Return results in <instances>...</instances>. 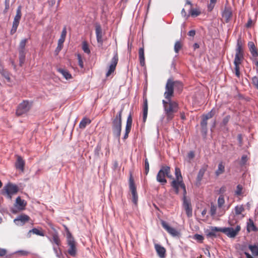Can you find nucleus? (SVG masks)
<instances>
[{
	"mask_svg": "<svg viewBox=\"0 0 258 258\" xmlns=\"http://www.w3.org/2000/svg\"><path fill=\"white\" fill-rule=\"evenodd\" d=\"M168 101L163 100L162 103L167 119L171 120L174 116L173 113L177 111L178 104L175 102L171 101V99L168 100Z\"/></svg>",
	"mask_w": 258,
	"mask_h": 258,
	"instance_id": "obj_2",
	"label": "nucleus"
},
{
	"mask_svg": "<svg viewBox=\"0 0 258 258\" xmlns=\"http://www.w3.org/2000/svg\"><path fill=\"white\" fill-rule=\"evenodd\" d=\"M25 161L22 158L18 156L15 163V166L17 169L20 170L22 172L24 170Z\"/></svg>",
	"mask_w": 258,
	"mask_h": 258,
	"instance_id": "obj_24",
	"label": "nucleus"
},
{
	"mask_svg": "<svg viewBox=\"0 0 258 258\" xmlns=\"http://www.w3.org/2000/svg\"><path fill=\"white\" fill-rule=\"evenodd\" d=\"M217 232H221V228L211 226L209 229H207L205 231L206 236L208 237H216Z\"/></svg>",
	"mask_w": 258,
	"mask_h": 258,
	"instance_id": "obj_16",
	"label": "nucleus"
},
{
	"mask_svg": "<svg viewBox=\"0 0 258 258\" xmlns=\"http://www.w3.org/2000/svg\"><path fill=\"white\" fill-rule=\"evenodd\" d=\"M4 190H5L7 197L11 199L12 195L16 194L18 192V187L15 184L9 183L4 187Z\"/></svg>",
	"mask_w": 258,
	"mask_h": 258,
	"instance_id": "obj_9",
	"label": "nucleus"
},
{
	"mask_svg": "<svg viewBox=\"0 0 258 258\" xmlns=\"http://www.w3.org/2000/svg\"><path fill=\"white\" fill-rule=\"evenodd\" d=\"M213 115H214V114L212 112V111H210L208 114L204 115L203 118L206 120H208L209 118H212L213 117Z\"/></svg>",
	"mask_w": 258,
	"mask_h": 258,
	"instance_id": "obj_56",
	"label": "nucleus"
},
{
	"mask_svg": "<svg viewBox=\"0 0 258 258\" xmlns=\"http://www.w3.org/2000/svg\"><path fill=\"white\" fill-rule=\"evenodd\" d=\"M242 189L243 186L241 185H237L236 186V189L235 191V195L237 196H241L242 194Z\"/></svg>",
	"mask_w": 258,
	"mask_h": 258,
	"instance_id": "obj_42",
	"label": "nucleus"
},
{
	"mask_svg": "<svg viewBox=\"0 0 258 258\" xmlns=\"http://www.w3.org/2000/svg\"><path fill=\"white\" fill-rule=\"evenodd\" d=\"M247 231L249 232L250 231H256L257 228L254 225V223L252 219H249L246 226Z\"/></svg>",
	"mask_w": 258,
	"mask_h": 258,
	"instance_id": "obj_28",
	"label": "nucleus"
},
{
	"mask_svg": "<svg viewBox=\"0 0 258 258\" xmlns=\"http://www.w3.org/2000/svg\"><path fill=\"white\" fill-rule=\"evenodd\" d=\"M62 46H63L62 45L58 44L56 48L55 51L57 53L59 52L60 51V50L62 49Z\"/></svg>",
	"mask_w": 258,
	"mask_h": 258,
	"instance_id": "obj_64",
	"label": "nucleus"
},
{
	"mask_svg": "<svg viewBox=\"0 0 258 258\" xmlns=\"http://www.w3.org/2000/svg\"><path fill=\"white\" fill-rule=\"evenodd\" d=\"M193 239L196 240L199 242L202 243L204 238L202 235L196 234L194 235Z\"/></svg>",
	"mask_w": 258,
	"mask_h": 258,
	"instance_id": "obj_43",
	"label": "nucleus"
},
{
	"mask_svg": "<svg viewBox=\"0 0 258 258\" xmlns=\"http://www.w3.org/2000/svg\"><path fill=\"white\" fill-rule=\"evenodd\" d=\"M195 156V153L193 151H190L187 154V158L191 160L194 158Z\"/></svg>",
	"mask_w": 258,
	"mask_h": 258,
	"instance_id": "obj_58",
	"label": "nucleus"
},
{
	"mask_svg": "<svg viewBox=\"0 0 258 258\" xmlns=\"http://www.w3.org/2000/svg\"><path fill=\"white\" fill-rule=\"evenodd\" d=\"M225 171V165L223 162H220L218 164V169L215 171V175L216 176H219L220 175L223 174Z\"/></svg>",
	"mask_w": 258,
	"mask_h": 258,
	"instance_id": "obj_29",
	"label": "nucleus"
},
{
	"mask_svg": "<svg viewBox=\"0 0 258 258\" xmlns=\"http://www.w3.org/2000/svg\"><path fill=\"white\" fill-rule=\"evenodd\" d=\"M174 88L180 91L182 89V84L180 81H174Z\"/></svg>",
	"mask_w": 258,
	"mask_h": 258,
	"instance_id": "obj_41",
	"label": "nucleus"
},
{
	"mask_svg": "<svg viewBox=\"0 0 258 258\" xmlns=\"http://www.w3.org/2000/svg\"><path fill=\"white\" fill-rule=\"evenodd\" d=\"M5 8L4 10V13H6L10 8V0H5Z\"/></svg>",
	"mask_w": 258,
	"mask_h": 258,
	"instance_id": "obj_51",
	"label": "nucleus"
},
{
	"mask_svg": "<svg viewBox=\"0 0 258 258\" xmlns=\"http://www.w3.org/2000/svg\"><path fill=\"white\" fill-rule=\"evenodd\" d=\"M148 114V102L147 99L144 101L143 105V120L145 122L147 119Z\"/></svg>",
	"mask_w": 258,
	"mask_h": 258,
	"instance_id": "obj_34",
	"label": "nucleus"
},
{
	"mask_svg": "<svg viewBox=\"0 0 258 258\" xmlns=\"http://www.w3.org/2000/svg\"><path fill=\"white\" fill-rule=\"evenodd\" d=\"M95 31L96 35V38L98 42L102 43V32L101 27L99 24H96L95 26Z\"/></svg>",
	"mask_w": 258,
	"mask_h": 258,
	"instance_id": "obj_25",
	"label": "nucleus"
},
{
	"mask_svg": "<svg viewBox=\"0 0 258 258\" xmlns=\"http://www.w3.org/2000/svg\"><path fill=\"white\" fill-rule=\"evenodd\" d=\"M240 226L237 225L235 229L232 227L221 228V232L230 238H234L240 230Z\"/></svg>",
	"mask_w": 258,
	"mask_h": 258,
	"instance_id": "obj_6",
	"label": "nucleus"
},
{
	"mask_svg": "<svg viewBox=\"0 0 258 258\" xmlns=\"http://www.w3.org/2000/svg\"><path fill=\"white\" fill-rule=\"evenodd\" d=\"M7 253V250L5 249L0 248V256H3Z\"/></svg>",
	"mask_w": 258,
	"mask_h": 258,
	"instance_id": "obj_60",
	"label": "nucleus"
},
{
	"mask_svg": "<svg viewBox=\"0 0 258 258\" xmlns=\"http://www.w3.org/2000/svg\"><path fill=\"white\" fill-rule=\"evenodd\" d=\"M65 39V38H63L62 37H60L58 41V44L63 45V43L64 42Z\"/></svg>",
	"mask_w": 258,
	"mask_h": 258,
	"instance_id": "obj_62",
	"label": "nucleus"
},
{
	"mask_svg": "<svg viewBox=\"0 0 258 258\" xmlns=\"http://www.w3.org/2000/svg\"><path fill=\"white\" fill-rule=\"evenodd\" d=\"M186 5H189L190 8L189 10V13L192 17H197L201 14V12L197 9H191V3L189 0H186L185 4V7Z\"/></svg>",
	"mask_w": 258,
	"mask_h": 258,
	"instance_id": "obj_26",
	"label": "nucleus"
},
{
	"mask_svg": "<svg viewBox=\"0 0 258 258\" xmlns=\"http://www.w3.org/2000/svg\"><path fill=\"white\" fill-rule=\"evenodd\" d=\"M165 92L164 93V96L166 99L169 100L173 94L174 90V81L172 79H168L166 86Z\"/></svg>",
	"mask_w": 258,
	"mask_h": 258,
	"instance_id": "obj_8",
	"label": "nucleus"
},
{
	"mask_svg": "<svg viewBox=\"0 0 258 258\" xmlns=\"http://www.w3.org/2000/svg\"><path fill=\"white\" fill-rule=\"evenodd\" d=\"M230 118V115H227L226 116H225L222 120V124L224 125H226L228 123V121H229Z\"/></svg>",
	"mask_w": 258,
	"mask_h": 258,
	"instance_id": "obj_54",
	"label": "nucleus"
},
{
	"mask_svg": "<svg viewBox=\"0 0 258 258\" xmlns=\"http://www.w3.org/2000/svg\"><path fill=\"white\" fill-rule=\"evenodd\" d=\"M248 248L254 256L258 255V245H249Z\"/></svg>",
	"mask_w": 258,
	"mask_h": 258,
	"instance_id": "obj_36",
	"label": "nucleus"
},
{
	"mask_svg": "<svg viewBox=\"0 0 258 258\" xmlns=\"http://www.w3.org/2000/svg\"><path fill=\"white\" fill-rule=\"evenodd\" d=\"M121 129V113L119 112L113 121V133L114 136L119 137Z\"/></svg>",
	"mask_w": 258,
	"mask_h": 258,
	"instance_id": "obj_5",
	"label": "nucleus"
},
{
	"mask_svg": "<svg viewBox=\"0 0 258 258\" xmlns=\"http://www.w3.org/2000/svg\"><path fill=\"white\" fill-rule=\"evenodd\" d=\"M235 51L236 53L234 60V70L235 75L239 78L240 74L239 65L244 59V51L242 48V42L240 39H238L237 41Z\"/></svg>",
	"mask_w": 258,
	"mask_h": 258,
	"instance_id": "obj_1",
	"label": "nucleus"
},
{
	"mask_svg": "<svg viewBox=\"0 0 258 258\" xmlns=\"http://www.w3.org/2000/svg\"><path fill=\"white\" fill-rule=\"evenodd\" d=\"M247 157L245 155H243L241 157V161L240 162V165L241 166L245 165L247 161Z\"/></svg>",
	"mask_w": 258,
	"mask_h": 258,
	"instance_id": "obj_48",
	"label": "nucleus"
},
{
	"mask_svg": "<svg viewBox=\"0 0 258 258\" xmlns=\"http://www.w3.org/2000/svg\"><path fill=\"white\" fill-rule=\"evenodd\" d=\"M165 176L169 178H172V176L170 173V168L167 166H162L159 171L156 177L157 181L162 184H165L167 182Z\"/></svg>",
	"mask_w": 258,
	"mask_h": 258,
	"instance_id": "obj_3",
	"label": "nucleus"
},
{
	"mask_svg": "<svg viewBox=\"0 0 258 258\" xmlns=\"http://www.w3.org/2000/svg\"><path fill=\"white\" fill-rule=\"evenodd\" d=\"M208 168L207 165H203L200 169L197 177V184H200L204 175Z\"/></svg>",
	"mask_w": 258,
	"mask_h": 258,
	"instance_id": "obj_22",
	"label": "nucleus"
},
{
	"mask_svg": "<svg viewBox=\"0 0 258 258\" xmlns=\"http://www.w3.org/2000/svg\"><path fill=\"white\" fill-rule=\"evenodd\" d=\"M26 51L23 50H19V63L21 66L24 63L25 60Z\"/></svg>",
	"mask_w": 258,
	"mask_h": 258,
	"instance_id": "obj_33",
	"label": "nucleus"
},
{
	"mask_svg": "<svg viewBox=\"0 0 258 258\" xmlns=\"http://www.w3.org/2000/svg\"><path fill=\"white\" fill-rule=\"evenodd\" d=\"M19 23H20V22H19V21H16L14 20L13 22L12 27L17 29V28L19 26Z\"/></svg>",
	"mask_w": 258,
	"mask_h": 258,
	"instance_id": "obj_61",
	"label": "nucleus"
},
{
	"mask_svg": "<svg viewBox=\"0 0 258 258\" xmlns=\"http://www.w3.org/2000/svg\"><path fill=\"white\" fill-rule=\"evenodd\" d=\"M128 133H129V116H128L127 119H126L125 133L124 137H123L124 139L127 138Z\"/></svg>",
	"mask_w": 258,
	"mask_h": 258,
	"instance_id": "obj_47",
	"label": "nucleus"
},
{
	"mask_svg": "<svg viewBox=\"0 0 258 258\" xmlns=\"http://www.w3.org/2000/svg\"><path fill=\"white\" fill-rule=\"evenodd\" d=\"M252 23V21L251 19L249 18L246 24V27L247 28H249L251 26Z\"/></svg>",
	"mask_w": 258,
	"mask_h": 258,
	"instance_id": "obj_63",
	"label": "nucleus"
},
{
	"mask_svg": "<svg viewBox=\"0 0 258 258\" xmlns=\"http://www.w3.org/2000/svg\"><path fill=\"white\" fill-rule=\"evenodd\" d=\"M161 224L162 227L172 236H176L179 234V232L176 229L170 227L165 221H162Z\"/></svg>",
	"mask_w": 258,
	"mask_h": 258,
	"instance_id": "obj_15",
	"label": "nucleus"
},
{
	"mask_svg": "<svg viewBox=\"0 0 258 258\" xmlns=\"http://www.w3.org/2000/svg\"><path fill=\"white\" fill-rule=\"evenodd\" d=\"M154 246L158 255L160 258H165L166 256L165 248L163 246L157 243H155L154 244Z\"/></svg>",
	"mask_w": 258,
	"mask_h": 258,
	"instance_id": "obj_19",
	"label": "nucleus"
},
{
	"mask_svg": "<svg viewBox=\"0 0 258 258\" xmlns=\"http://www.w3.org/2000/svg\"><path fill=\"white\" fill-rule=\"evenodd\" d=\"M91 123V120L89 118H84L82 119L79 123V127L81 128H84L87 124Z\"/></svg>",
	"mask_w": 258,
	"mask_h": 258,
	"instance_id": "obj_35",
	"label": "nucleus"
},
{
	"mask_svg": "<svg viewBox=\"0 0 258 258\" xmlns=\"http://www.w3.org/2000/svg\"><path fill=\"white\" fill-rule=\"evenodd\" d=\"M77 58L78 60V63H79V66L81 68L83 69L84 68V63H83V61L82 60L81 54H77Z\"/></svg>",
	"mask_w": 258,
	"mask_h": 258,
	"instance_id": "obj_50",
	"label": "nucleus"
},
{
	"mask_svg": "<svg viewBox=\"0 0 258 258\" xmlns=\"http://www.w3.org/2000/svg\"><path fill=\"white\" fill-rule=\"evenodd\" d=\"M252 81L253 85L256 87V88L258 89V78L256 76L253 77L252 78Z\"/></svg>",
	"mask_w": 258,
	"mask_h": 258,
	"instance_id": "obj_55",
	"label": "nucleus"
},
{
	"mask_svg": "<svg viewBox=\"0 0 258 258\" xmlns=\"http://www.w3.org/2000/svg\"><path fill=\"white\" fill-rule=\"evenodd\" d=\"M30 109V105L28 101H24L18 106L16 114L17 116H21L26 113Z\"/></svg>",
	"mask_w": 258,
	"mask_h": 258,
	"instance_id": "obj_7",
	"label": "nucleus"
},
{
	"mask_svg": "<svg viewBox=\"0 0 258 258\" xmlns=\"http://www.w3.org/2000/svg\"><path fill=\"white\" fill-rule=\"evenodd\" d=\"M57 70L59 73L62 75L66 80H69L72 78L71 74L68 71L61 68H58Z\"/></svg>",
	"mask_w": 258,
	"mask_h": 258,
	"instance_id": "obj_30",
	"label": "nucleus"
},
{
	"mask_svg": "<svg viewBox=\"0 0 258 258\" xmlns=\"http://www.w3.org/2000/svg\"><path fill=\"white\" fill-rule=\"evenodd\" d=\"M225 203V202L224 197V196L223 195H221L219 197V198L218 199V201H217L218 205H217V206L220 209H226V211H227L229 208L230 206H228L227 207L224 206Z\"/></svg>",
	"mask_w": 258,
	"mask_h": 258,
	"instance_id": "obj_27",
	"label": "nucleus"
},
{
	"mask_svg": "<svg viewBox=\"0 0 258 258\" xmlns=\"http://www.w3.org/2000/svg\"><path fill=\"white\" fill-rule=\"evenodd\" d=\"M28 41V39L24 38L21 40L19 45V50L25 51L26 44Z\"/></svg>",
	"mask_w": 258,
	"mask_h": 258,
	"instance_id": "obj_38",
	"label": "nucleus"
},
{
	"mask_svg": "<svg viewBox=\"0 0 258 258\" xmlns=\"http://www.w3.org/2000/svg\"><path fill=\"white\" fill-rule=\"evenodd\" d=\"M51 242L55 243L56 245L57 246H59L60 245V239L57 234H53Z\"/></svg>",
	"mask_w": 258,
	"mask_h": 258,
	"instance_id": "obj_39",
	"label": "nucleus"
},
{
	"mask_svg": "<svg viewBox=\"0 0 258 258\" xmlns=\"http://www.w3.org/2000/svg\"><path fill=\"white\" fill-rule=\"evenodd\" d=\"M26 205V203L24 200L21 199L20 197L17 198L16 200V203L15 204V206L17 208L18 210H24L25 209Z\"/></svg>",
	"mask_w": 258,
	"mask_h": 258,
	"instance_id": "obj_23",
	"label": "nucleus"
},
{
	"mask_svg": "<svg viewBox=\"0 0 258 258\" xmlns=\"http://www.w3.org/2000/svg\"><path fill=\"white\" fill-rule=\"evenodd\" d=\"M29 217L26 215H22L19 216L17 218L15 219L14 221L17 225L22 226L28 222Z\"/></svg>",
	"mask_w": 258,
	"mask_h": 258,
	"instance_id": "obj_18",
	"label": "nucleus"
},
{
	"mask_svg": "<svg viewBox=\"0 0 258 258\" xmlns=\"http://www.w3.org/2000/svg\"><path fill=\"white\" fill-rule=\"evenodd\" d=\"M118 62V56L117 52L114 53L113 57H112L111 61V63L109 65L108 71L106 74V77H109L112 73H114L116 64Z\"/></svg>",
	"mask_w": 258,
	"mask_h": 258,
	"instance_id": "obj_13",
	"label": "nucleus"
},
{
	"mask_svg": "<svg viewBox=\"0 0 258 258\" xmlns=\"http://www.w3.org/2000/svg\"><path fill=\"white\" fill-rule=\"evenodd\" d=\"M183 206L185 210L186 214L188 217H190L192 216V208L190 202L189 200L186 199L185 196L183 198Z\"/></svg>",
	"mask_w": 258,
	"mask_h": 258,
	"instance_id": "obj_14",
	"label": "nucleus"
},
{
	"mask_svg": "<svg viewBox=\"0 0 258 258\" xmlns=\"http://www.w3.org/2000/svg\"><path fill=\"white\" fill-rule=\"evenodd\" d=\"M139 55L140 64L142 66H144L145 65V61L144 57V50L143 48H140L139 51Z\"/></svg>",
	"mask_w": 258,
	"mask_h": 258,
	"instance_id": "obj_32",
	"label": "nucleus"
},
{
	"mask_svg": "<svg viewBox=\"0 0 258 258\" xmlns=\"http://www.w3.org/2000/svg\"><path fill=\"white\" fill-rule=\"evenodd\" d=\"M171 186L176 194L179 193V188L181 187L183 191V196L186 195V188L183 180H173L171 182Z\"/></svg>",
	"mask_w": 258,
	"mask_h": 258,
	"instance_id": "obj_10",
	"label": "nucleus"
},
{
	"mask_svg": "<svg viewBox=\"0 0 258 258\" xmlns=\"http://www.w3.org/2000/svg\"><path fill=\"white\" fill-rule=\"evenodd\" d=\"M1 74L5 78V79L7 80L8 82H11V78L10 77V74L8 72H7L5 70L3 72L1 73Z\"/></svg>",
	"mask_w": 258,
	"mask_h": 258,
	"instance_id": "obj_49",
	"label": "nucleus"
},
{
	"mask_svg": "<svg viewBox=\"0 0 258 258\" xmlns=\"http://www.w3.org/2000/svg\"><path fill=\"white\" fill-rule=\"evenodd\" d=\"M226 211V209H220L217 205L211 204L210 213L212 217H220L223 215Z\"/></svg>",
	"mask_w": 258,
	"mask_h": 258,
	"instance_id": "obj_11",
	"label": "nucleus"
},
{
	"mask_svg": "<svg viewBox=\"0 0 258 258\" xmlns=\"http://www.w3.org/2000/svg\"><path fill=\"white\" fill-rule=\"evenodd\" d=\"M66 35H67V28H66V27L65 26L63 27V28L62 30L60 37H62L66 38Z\"/></svg>",
	"mask_w": 258,
	"mask_h": 258,
	"instance_id": "obj_57",
	"label": "nucleus"
},
{
	"mask_svg": "<svg viewBox=\"0 0 258 258\" xmlns=\"http://www.w3.org/2000/svg\"><path fill=\"white\" fill-rule=\"evenodd\" d=\"M130 190H131L132 195V201L135 206H137L138 196L136 190V187L135 185L134 179L131 175H130Z\"/></svg>",
	"mask_w": 258,
	"mask_h": 258,
	"instance_id": "obj_12",
	"label": "nucleus"
},
{
	"mask_svg": "<svg viewBox=\"0 0 258 258\" xmlns=\"http://www.w3.org/2000/svg\"><path fill=\"white\" fill-rule=\"evenodd\" d=\"M31 233H33V234H35L37 235L41 236H44V234L42 231H40L39 229L35 228H33L32 229L29 230V231L27 234V236L28 237H30Z\"/></svg>",
	"mask_w": 258,
	"mask_h": 258,
	"instance_id": "obj_31",
	"label": "nucleus"
},
{
	"mask_svg": "<svg viewBox=\"0 0 258 258\" xmlns=\"http://www.w3.org/2000/svg\"><path fill=\"white\" fill-rule=\"evenodd\" d=\"M16 253H20L22 255H27L29 252L25 250H19L16 252Z\"/></svg>",
	"mask_w": 258,
	"mask_h": 258,
	"instance_id": "obj_59",
	"label": "nucleus"
},
{
	"mask_svg": "<svg viewBox=\"0 0 258 258\" xmlns=\"http://www.w3.org/2000/svg\"><path fill=\"white\" fill-rule=\"evenodd\" d=\"M247 45L252 57L254 59H256L258 57V49L255 47L254 43L252 41H249Z\"/></svg>",
	"mask_w": 258,
	"mask_h": 258,
	"instance_id": "obj_17",
	"label": "nucleus"
},
{
	"mask_svg": "<svg viewBox=\"0 0 258 258\" xmlns=\"http://www.w3.org/2000/svg\"><path fill=\"white\" fill-rule=\"evenodd\" d=\"M21 9L22 7L19 6L17 9L16 15H15L14 20L16 21L20 22V20L21 18L22 14H21Z\"/></svg>",
	"mask_w": 258,
	"mask_h": 258,
	"instance_id": "obj_37",
	"label": "nucleus"
},
{
	"mask_svg": "<svg viewBox=\"0 0 258 258\" xmlns=\"http://www.w3.org/2000/svg\"><path fill=\"white\" fill-rule=\"evenodd\" d=\"M201 125L203 130H206L207 125V120L203 118L201 122Z\"/></svg>",
	"mask_w": 258,
	"mask_h": 258,
	"instance_id": "obj_53",
	"label": "nucleus"
},
{
	"mask_svg": "<svg viewBox=\"0 0 258 258\" xmlns=\"http://www.w3.org/2000/svg\"><path fill=\"white\" fill-rule=\"evenodd\" d=\"M53 249L56 254V256L58 258H60V256L61 255V252L60 251V248H59V246H57L56 245L53 246Z\"/></svg>",
	"mask_w": 258,
	"mask_h": 258,
	"instance_id": "obj_44",
	"label": "nucleus"
},
{
	"mask_svg": "<svg viewBox=\"0 0 258 258\" xmlns=\"http://www.w3.org/2000/svg\"><path fill=\"white\" fill-rule=\"evenodd\" d=\"M82 49L85 53L87 54H89L90 53V50L88 44L85 41H84L82 43Z\"/></svg>",
	"mask_w": 258,
	"mask_h": 258,
	"instance_id": "obj_45",
	"label": "nucleus"
},
{
	"mask_svg": "<svg viewBox=\"0 0 258 258\" xmlns=\"http://www.w3.org/2000/svg\"><path fill=\"white\" fill-rule=\"evenodd\" d=\"M234 214L235 215L238 216L240 219L244 217V215L243 212L244 211V208L243 205H237L234 207Z\"/></svg>",
	"mask_w": 258,
	"mask_h": 258,
	"instance_id": "obj_21",
	"label": "nucleus"
},
{
	"mask_svg": "<svg viewBox=\"0 0 258 258\" xmlns=\"http://www.w3.org/2000/svg\"><path fill=\"white\" fill-rule=\"evenodd\" d=\"M175 175L176 177V179L177 180H183L181 174L180 170L179 168L176 167L175 169Z\"/></svg>",
	"mask_w": 258,
	"mask_h": 258,
	"instance_id": "obj_40",
	"label": "nucleus"
},
{
	"mask_svg": "<svg viewBox=\"0 0 258 258\" xmlns=\"http://www.w3.org/2000/svg\"><path fill=\"white\" fill-rule=\"evenodd\" d=\"M231 9L229 7H225L223 12H222V17L225 19V22L228 23L231 19L232 17Z\"/></svg>",
	"mask_w": 258,
	"mask_h": 258,
	"instance_id": "obj_20",
	"label": "nucleus"
},
{
	"mask_svg": "<svg viewBox=\"0 0 258 258\" xmlns=\"http://www.w3.org/2000/svg\"><path fill=\"white\" fill-rule=\"evenodd\" d=\"M67 240L69 246L68 253L72 256H75L77 253L76 242L70 232H68L67 234Z\"/></svg>",
	"mask_w": 258,
	"mask_h": 258,
	"instance_id": "obj_4",
	"label": "nucleus"
},
{
	"mask_svg": "<svg viewBox=\"0 0 258 258\" xmlns=\"http://www.w3.org/2000/svg\"><path fill=\"white\" fill-rule=\"evenodd\" d=\"M181 44L180 43V42L179 41H177L175 44H174V51L176 53H178L179 50L181 49Z\"/></svg>",
	"mask_w": 258,
	"mask_h": 258,
	"instance_id": "obj_46",
	"label": "nucleus"
},
{
	"mask_svg": "<svg viewBox=\"0 0 258 258\" xmlns=\"http://www.w3.org/2000/svg\"><path fill=\"white\" fill-rule=\"evenodd\" d=\"M145 173L147 175L149 171V164L147 159L145 160Z\"/></svg>",
	"mask_w": 258,
	"mask_h": 258,
	"instance_id": "obj_52",
	"label": "nucleus"
}]
</instances>
